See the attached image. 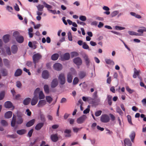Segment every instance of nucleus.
Masks as SVG:
<instances>
[{"instance_id":"052dcab7","label":"nucleus","mask_w":146,"mask_h":146,"mask_svg":"<svg viewBox=\"0 0 146 146\" xmlns=\"http://www.w3.org/2000/svg\"><path fill=\"white\" fill-rule=\"evenodd\" d=\"M71 56L72 58L74 56H76L78 55V54L76 52H72L71 53Z\"/></svg>"},{"instance_id":"423d86ee","label":"nucleus","mask_w":146,"mask_h":146,"mask_svg":"<svg viewBox=\"0 0 146 146\" xmlns=\"http://www.w3.org/2000/svg\"><path fill=\"white\" fill-rule=\"evenodd\" d=\"M87 118V117L86 115H83L78 118L77 122L79 124H81L84 122Z\"/></svg>"},{"instance_id":"393cba45","label":"nucleus","mask_w":146,"mask_h":146,"mask_svg":"<svg viewBox=\"0 0 146 146\" xmlns=\"http://www.w3.org/2000/svg\"><path fill=\"white\" fill-rule=\"evenodd\" d=\"M9 36L10 35H6L3 36V39L5 43H7L9 41Z\"/></svg>"},{"instance_id":"9b49d317","label":"nucleus","mask_w":146,"mask_h":146,"mask_svg":"<svg viewBox=\"0 0 146 146\" xmlns=\"http://www.w3.org/2000/svg\"><path fill=\"white\" fill-rule=\"evenodd\" d=\"M53 68L55 70L57 71H60L62 68V65L59 63H56L54 64Z\"/></svg>"},{"instance_id":"5701e85b","label":"nucleus","mask_w":146,"mask_h":146,"mask_svg":"<svg viewBox=\"0 0 146 146\" xmlns=\"http://www.w3.org/2000/svg\"><path fill=\"white\" fill-rule=\"evenodd\" d=\"M44 123H38L35 127V129L37 130H38L40 129L43 126Z\"/></svg>"},{"instance_id":"6e6d98bb","label":"nucleus","mask_w":146,"mask_h":146,"mask_svg":"<svg viewBox=\"0 0 146 146\" xmlns=\"http://www.w3.org/2000/svg\"><path fill=\"white\" fill-rule=\"evenodd\" d=\"M28 46L30 47H31L34 49L36 48V47L35 45L33 46V44L31 42H29L28 43Z\"/></svg>"},{"instance_id":"7c9ffc66","label":"nucleus","mask_w":146,"mask_h":146,"mask_svg":"<svg viewBox=\"0 0 146 146\" xmlns=\"http://www.w3.org/2000/svg\"><path fill=\"white\" fill-rule=\"evenodd\" d=\"M59 56L58 54L56 53L53 54L51 57V59L53 60H56L58 59Z\"/></svg>"},{"instance_id":"bf43d9fd","label":"nucleus","mask_w":146,"mask_h":146,"mask_svg":"<svg viewBox=\"0 0 146 146\" xmlns=\"http://www.w3.org/2000/svg\"><path fill=\"white\" fill-rule=\"evenodd\" d=\"M102 113V111L101 110H99L96 111L95 113V115L96 117H98Z\"/></svg>"},{"instance_id":"2eb2a0df","label":"nucleus","mask_w":146,"mask_h":146,"mask_svg":"<svg viewBox=\"0 0 146 146\" xmlns=\"http://www.w3.org/2000/svg\"><path fill=\"white\" fill-rule=\"evenodd\" d=\"M42 77L44 79H47L49 76V73L46 70H44L42 73Z\"/></svg>"},{"instance_id":"cd10ccee","label":"nucleus","mask_w":146,"mask_h":146,"mask_svg":"<svg viewBox=\"0 0 146 146\" xmlns=\"http://www.w3.org/2000/svg\"><path fill=\"white\" fill-rule=\"evenodd\" d=\"M1 71L3 76H5L8 75V71L6 69H3L1 70Z\"/></svg>"},{"instance_id":"ea45409f","label":"nucleus","mask_w":146,"mask_h":146,"mask_svg":"<svg viewBox=\"0 0 146 146\" xmlns=\"http://www.w3.org/2000/svg\"><path fill=\"white\" fill-rule=\"evenodd\" d=\"M38 10L40 11H43V9L44 7L43 5L39 4L37 6Z\"/></svg>"},{"instance_id":"49530a36","label":"nucleus","mask_w":146,"mask_h":146,"mask_svg":"<svg viewBox=\"0 0 146 146\" xmlns=\"http://www.w3.org/2000/svg\"><path fill=\"white\" fill-rule=\"evenodd\" d=\"M6 137L11 138L15 139L17 137V135L16 134H13L12 135H7Z\"/></svg>"},{"instance_id":"680f3d73","label":"nucleus","mask_w":146,"mask_h":146,"mask_svg":"<svg viewBox=\"0 0 146 146\" xmlns=\"http://www.w3.org/2000/svg\"><path fill=\"white\" fill-rule=\"evenodd\" d=\"M118 13V12L117 11H113L111 14L112 17H114Z\"/></svg>"},{"instance_id":"f257e3e1","label":"nucleus","mask_w":146,"mask_h":146,"mask_svg":"<svg viewBox=\"0 0 146 146\" xmlns=\"http://www.w3.org/2000/svg\"><path fill=\"white\" fill-rule=\"evenodd\" d=\"M23 122V119L22 117L20 116H18L16 118V117L14 115H13L12 120L11 122V126L14 127L16 124L18 125L21 124Z\"/></svg>"},{"instance_id":"c756f323","label":"nucleus","mask_w":146,"mask_h":146,"mask_svg":"<svg viewBox=\"0 0 146 146\" xmlns=\"http://www.w3.org/2000/svg\"><path fill=\"white\" fill-rule=\"evenodd\" d=\"M64 132L65 133L67 134L65 135V137H71V135L70 134V133L71 132V131L70 130L66 129L65 130Z\"/></svg>"},{"instance_id":"a878e982","label":"nucleus","mask_w":146,"mask_h":146,"mask_svg":"<svg viewBox=\"0 0 146 146\" xmlns=\"http://www.w3.org/2000/svg\"><path fill=\"white\" fill-rule=\"evenodd\" d=\"M18 50V47L16 45H13L11 47V51L13 53L15 54Z\"/></svg>"},{"instance_id":"f704fd0d","label":"nucleus","mask_w":146,"mask_h":146,"mask_svg":"<svg viewBox=\"0 0 146 146\" xmlns=\"http://www.w3.org/2000/svg\"><path fill=\"white\" fill-rule=\"evenodd\" d=\"M135 136V134L134 132H133L129 135L131 140L132 142H134V139Z\"/></svg>"},{"instance_id":"4c0bfd02","label":"nucleus","mask_w":146,"mask_h":146,"mask_svg":"<svg viewBox=\"0 0 146 146\" xmlns=\"http://www.w3.org/2000/svg\"><path fill=\"white\" fill-rule=\"evenodd\" d=\"M46 100L47 102L50 104L53 100V99L50 96H47L46 97Z\"/></svg>"},{"instance_id":"37998d69","label":"nucleus","mask_w":146,"mask_h":146,"mask_svg":"<svg viewBox=\"0 0 146 146\" xmlns=\"http://www.w3.org/2000/svg\"><path fill=\"white\" fill-rule=\"evenodd\" d=\"M5 92L4 91H2L0 92V100H2L4 97Z\"/></svg>"},{"instance_id":"0eeeda50","label":"nucleus","mask_w":146,"mask_h":146,"mask_svg":"<svg viewBox=\"0 0 146 146\" xmlns=\"http://www.w3.org/2000/svg\"><path fill=\"white\" fill-rule=\"evenodd\" d=\"M4 106L7 108H13L14 109L15 108L14 106H13L12 103L9 101L5 102L4 104Z\"/></svg>"},{"instance_id":"aec40b11","label":"nucleus","mask_w":146,"mask_h":146,"mask_svg":"<svg viewBox=\"0 0 146 146\" xmlns=\"http://www.w3.org/2000/svg\"><path fill=\"white\" fill-rule=\"evenodd\" d=\"M17 133L20 135H23L27 132V130L25 129H22L18 130L16 131Z\"/></svg>"},{"instance_id":"c85d7f7f","label":"nucleus","mask_w":146,"mask_h":146,"mask_svg":"<svg viewBox=\"0 0 146 146\" xmlns=\"http://www.w3.org/2000/svg\"><path fill=\"white\" fill-rule=\"evenodd\" d=\"M67 81L68 83H71L72 80V77L71 73H69L67 75Z\"/></svg>"},{"instance_id":"473e14b6","label":"nucleus","mask_w":146,"mask_h":146,"mask_svg":"<svg viewBox=\"0 0 146 146\" xmlns=\"http://www.w3.org/2000/svg\"><path fill=\"white\" fill-rule=\"evenodd\" d=\"M112 96L108 95L107 96V100L108 103L109 105L110 106H111V105L112 104Z\"/></svg>"},{"instance_id":"c03bdc74","label":"nucleus","mask_w":146,"mask_h":146,"mask_svg":"<svg viewBox=\"0 0 146 146\" xmlns=\"http://www.w3.org/2000/svg\"><path fill=\"white\" fill-rule=\"evenodd\" d=\"M126 89L127 91L130 94L134 92V90L131 89L128 86L126 87Z\"/></svg>"},{"instance_id":"338daca9","label":"nucleus","mask_w":146,"mask_h":146,"mask_svg":"<svg viewBox=\"0 0 146 146\" xmlns=\"http://www.w3.org/2000/svg\"><path fill=\"white\" fill-rule=\"evenodd\" d=\"M7 9L9 12H11L13 10V8L12 7H10L9 6H7Z\"/></svg>"},{"instance_id":"20e7f679","label":"nucleus","mask_w":146,"mask_h":146,"mask_svg":"<svg viewBox=\"0 0 146 146\" xmlns=\"http://www.w3.org/2000/svg\"><path fill=\"white\" fill-rule=\"evenodd\" d=\"M110 120V117L107 114L102 115L100 117L101 121L103 123H107Z\"/></svg>"},{"instance_id":"de8ad7c7","label":"nucleus","mask_w":146,"mask_h":146,"mask_svg":"<svg viewBox=\"0 0 146 146\" xmlns=\"http://www.w3.org/2000/svg\"><path fill=\"white\" fill-rule=\"evenodd\" d=\"M82 128V127L78 128L76 127H73V130L74 132L77 133L78 131H80Z\"/></svg>"},{"instance_id":"4be33fe9","label":"nucleus","mask_w":146,"mask_h":146,"mask_svg":"<svg viewBox=\"0 0 146 146\" xmlns=\"http://www.w3.org/2000/svg\"><path fill=\"white\" fill-rule=\"evenodd\" d=\"M35 121V119H33L29 121L26 124V126L29 127L32 126L34 124Z\"/></svg>"},{"instance_id":"e2e57ef3","label":"nucleus","mask_w":146,"mask_h":146,"mask_svg":"<svg viewBox=\"0 0 146 146\" xmlns=\"http://www.w3.org/2000/svg\"><path fill=\"white\" fill-rule=\"evenodd\" d=\"M134 74H136L137 76L139 75V71H137L136 68H135L134 69Z\"/></svg>"},{"instance_id":"f8f14e48","label":"nucleus","mask_w":146,"mask_h":146,"mask_svg":"<svg viewBox=\"0 0 146 146\" xmlns=\"http://www.w3.org/2000/svg\"><path fill=\"white\" fill-rule=\"evenodd\" d=\"M83 58L86 64L88 67H89L90 65V61L88 56L84 54L83 56Z\"/></svg>"},{"instance_id":"79ce46f5","label":"nucleus","mask_w":146,"mask_h":146,"mask_svg":"<svg viewBox=\"0 0 146 146\" xmlns=\"http://www.w3.org/2000/svg\"><path fill=\"white\" fill-rule=\"evenodd\" d=\"M44 88L45 93L46 94H48L49 92V89L48 86L47 85H45L44 86Z\"/></svg>"},{"instance_id":"2f4dec72","label":"nucleus","mask_w":146,"mask_h":146,"mask_svg":"<svg viewBox=\"0 0 146 146\" xmlns=\"http://www.w3.org/2000/svg\"><path fill=\"white\" fill-rule=\"evenodd\" d=\"M31 100V99L29 98H27L25 99L23 102V104L25 105L29 104Z\"/></svg>"},{"instance_id":"b1692460","label":"nucleus","mask_w":146,"mask_h":146,"mask_svg":"<svg viewBox=\"0 0 146 146\" xmlns=\"http://www.w3.org/2000/svg\"><path fill=\"white\" fill-rule=\"evenodd\" d=\"M12 115V112L11 111H9L6 112L5 115V117L6 118H10Z\"/></svg>"},{"instance_id":"e433bc0d","label":"nucleus","mask_w":146,"mask_h":146,"mask_svg":"<svg viewBox=\"0 0 146 146\" xmlns=\"http://www.w3.org/2000/svg\"><path fill=\"white\" fill-rule=\"evenodd\" d=\"M39 98L40 99H42L44 98L45 96L42 91H40V92L39 94Z\"/></svg>"},{"instance_id":"4d7b16f0","label":"nucleus","mask_w":146,"mask_h":146,"mask_svg":"<svg viewBox=\"0 0 146 146\" xmlns=\"http://www.w3.org/2000/svg\"><path fill=\"white\" fill-rule=\"evenodd\" d=\"M33 131V129H32L30 130L28 133L27 136L29 137H31L32 136Z\"/></svg>"},{"instance_id":"58836bf2","label":"nucleus","mask_w":146,"mask_h":146,"mask_svg":"<svg viewBox=\"0 0 146 146\" xmlns=\"http://www.w3.org/2000/svg\"><path fill=\"white\" fill-rule=\"evenodd\" d=\"M106 63L107 64H114V62L110 59H106L105 60Z\"/></svg>"},{"instance_id":"8fccbe9b","label":"nucleus","mask_w":146,"mask_h":146,"mask_svg":"<svg viewBox=\"0 0 146 146\" xmlns=\"http://www.w3.org/2000/svg\"><path fill=\"white\" fill-rule=\"evenodd\" d=\"M13 36L16 39V38L18 37L19 35V33L17 31L14 32L13 33Z\"/></svg>"},{"instance_id":"412c9836","label":"nucleus","mask_w":146,"mask_h":146,"mask_svg":"<svg viewBox=\"0 0 146 146\" xmlns=\"http://www.w3.org/2000/svg\"><path fill=\"white\" fill-rule=\"evenodd\" d=\"M22 73V70L20 69H18L15 72L14 75L16 77L18 76L21 75Z\"/></svg>"},{"instance_id":"4468645a","label":"nucleus","mask_w":146,"mask_h":146,"mask_svg":"<svg viewBox=\"0 0 146 146\" xmlns=\"http://www.w3.org/2000/svg\"><path fill=\"white\" fill-rule=\"evenodd\" d=\"M38 100V97L37 95H35L33 98L32 99L31 101V104L32 106L36 105Z\"/></svg>"},{"instance_id":"864d4df0","label":"nucleus","mask_w":146,"mask_h":146,"mask_svg":"<svg viewBox=\"0 0 146 146\" xmlns=\"http://www.w3.org/2000/svg\"><path fill=\"white\" fill-rule=\"evenodd\" d=\"M6 52L7 54L9 55H10L11 54L10 48L9 47H7L6 48Z\"/></svg>"},{"instance_id":"bb28decb","label":"nucleus","mask_w":146,"mask_h":146,"mask_svg":"<svg viewBox=\"0 0 146 146\" xmlns=\"http://www.w3.org/2000/svg\"><path fill=\"white\" fill-rule=\"evenodd\" d=\"M78 75L80 78L82 79L86 76V72L83 71H81L79 72Z\"/></svg>"},{"instance_id":"6e6552de","label":"nucleus","mask_w":146,"mask_h":146,"mask_svg":"<svg viewBox=\"0 0 146 146\" xmlns=\"http://www.w3.org/2000/svg\"><path fill=\"white\" fill-rule=\"evenodd\" d=\"M74 62L78 66L81 65L82 63V61L80 57H77L74 58L73 60Z\"/></svg>"},{"instance_id":"a19ab883","label":"nucleus","mask_w":146,"mask_h":146,"mask_svg":"<svg viewBox=\"0 0 146 146\" xmlns=\"http://www.w3.org/2000/svg\"><path fill=\"white\" fill-rule=\"evenodd\" d=\"M1 124L3 126H7L8 125V123L7 121L4 120H2L1 121Z\"/></svg>"},{"instance_id":"c9c22d12","label":"nucleus","mask_w":146,"mask_h":146,"mask_svg":"<svg viewBox=\"0 0 146 146\" xmlns=\"http://www.w3.org/2000/svg\"><path fill=\"white\" fill-rule=\"evenodd\" d=\"M128 33L130 35H131L141 36V34H140L139 33H138L132 31H128Z\"/></svg>"},{"instance_id":"a18cd8bd","label":"nucleus","mask_w":146,"mask_h":146,"mask_svg":"<svg viewBox=\"0 0 146 146\" xmlns=\"http://www.w3.org/2000/svg\"><path fill=\"white\" fill-rule=\"evenodd\" d=\"M127 120L129 123L131 125H133V124L132 122L131 118L130 115H128L127 116Z\"/></svg>"},{"instance_id":"1a4fd4ad","label":"nucleus","mask_w":146,"mask_h":146,"mask_svg":"<svg viewBox=\"0 0 146 146\" xmlns=\"http://www.w3.org/2000/svg\"><path fill=\"white\" fill-rule=\"evenodd\" d=\"M58 135L57 133L51 135L50 136V138L51 141L53 142L57 141L59 139Z\"/></svg>"},{"instance_id":"13d9d810","label":"nucleus","mask_w":146,"mask_h":146,"mask_svg":"<svg viewBox=\"0 0 146 146\" xmlns=\"http://www.w3.org/2000/svg\"><path fill=\"white\" fill-rule=\"evenodd\" d=\"M115 29L117 30H122L124 29L125 28L124 27H122L118 26H116L115 27Z\"/></svg>"},{"instance_id":"a211bd4d","label":"nucleus","mask_w":146,"mask_h":146,"mask_svg":"<svg viewBox=\"0 0 146 146\" xmlns=\"http://www.w3.org/2000/svg\"><path fill=\"white\" fill-rule=\"evenodd\" d=\"M46 104V101L44 100H40L37 104V106L39 107H41L43 106Z\"/></svg>"},{"instance_id":"774afa93","label":"nucleus","mask_w":146,"mask_h":146,"mask_svg":"<svg viewBox=\"0 0 146 146\" xmlns=\"http://www.w3.org/2000/svg\"><path fill=\"white\" fill-rule=\"evenodd\" d=\"M116 111L119 114L122 113V111L119 107H117V108Z\"/></svg>"},{"instance_id":"6ab92c4d","label":"nucleus","mask_w":146,"mask_h":146,"mask_svg":"<svg viewBox=\"0 0 146 146\" xmlns=\"http://www.w3.org/2000/svg\"><path fill=\"white\" fill-rule=\"evenodd\" d=\"M15 39L17 42L20 43H22L24 40L23 37L21 35L19 36L18 37H16Z\"/></svg>"},{"instance_id":"dca6fc26","label":"nucleus","mask_w":146,"mask_h":146,"mask_svg":"<svg viewBox=\"0 0 146 146\" xmlns=\"http://www.w3.org/2000/svg\"><path fill=\"white\" fill-rule=\"evenodd\" d=\"M3 61L5 66L8 68H10L11 65L10 61L7 59H3Z\"/></svg>"},{"instance_id":"f03ea898","label":"nucleus","mask_w":146,"mask_h":146,"mask_svg":"<svg viewBox=\"0 0 146 146\" xmlns=\"http://www.w3.org/2000/svg\"><path fill=\"white\" fill-rule=\"evenodd\" d=\"M42 57L41 55L39 53H37L34 54L33 56V63L35 64V66H36V64L38 63L39 60Z\"/></svg>"},{"instance_id":"39448f33","label":"nucleus","mask_w":146,"mask_h":146,"mask_svg":"<svg viewBox=\"0 0 146 146\" xmlns=\"http://www.w3.org/2000/svg\"><path fill=\"white\" fill-rule=\"evenodd\" d=\"M43 3L45 7L47 9L48 11H50L54 14H57L56 10H52L49 9H51L52 8V6L47 4L45 1L43 2Z\"/></svg>"},{"instance_id":"5fc2aeb1","label":"nucleus","mask_w":146,"mask_h":146,"mask_svg":"<svg viewBox=\"0 0 146 146\" xmlns=\"http://www.w3.org/2000/svg\"><path fill=\"white\" fill-rule=\"evenodd\" d=\"M79 19L81 21H84L86 20V16L83 15L79 17Z\"/></svg>"},{"instance_id":"ddd939ff","label":"nucleus","mask_w":146,"mask_h":146,"mask_svg":"<svg viewBox=\"0 0 146 146\" xmlns=\"http://www.w3.org/2000/svg\"><path fill=\"white\" fill-rule=\"evenodd\" d=\"M70 58V54L68 53H66L64 54L61 56V58L62 60H68Z\"/></svg>"},{"instance_id":"0e129e2a","label":"nucleus","mask_w":146,"mask_h":146,"mask_svg":"<svg viewBox=\"0 0 146 146\" xmlns=\"http://www.w3.org/2000/svg\"><path fill=\"white\" fill-rule=\"evenodd\" d=\"M16 86L17 87L20 88L22 86L21 82L19 81H17L16 83Z\"/></svg>"},{"instance_id":"69168bd1","label":"nucleus","mask_w":146,"mask_h":146,"mask_svg":"<svg viewBox=\"0 0 146 146\" xmlns=\"http://www.w3.org/2000/svg\"><path fill=\"white\" fill-rule=\"evenodd\" d=\"M15 9L17 11H18L20 10V9L18 5L17 4H15V5L14 7Z\"/></svg>"},{"instance_id":"72a5a7b5","label":"nucleus","mask_w":146,"mask_h":146,"mask_svg":"<svg viewBox=\"0 0 146 146\" xmlns=\"http://www.w3.org/2000/svg\"><path fill=\"white\" fill-rule=\"evenodd\" d=\"M125 144H126L128 146H131L132 143L128 139H126L124 141Z\"/></svg>"},{"instance_id":"f3484780","label":"nucleus","mask_w":146,"mask_h":146,"mask_svg":"<svg viewBox=\"0 0 146 146\" xmlns=\"http://www.w3.org/2000/svg\"><path fill=\"white\" fill-rule=\"evenodd\" d=\"M137 31L139 33H139L141 35L144 32H146V28L143 27H140Z\"/></svg>"},{"instance_id":"603ef678","label":"nucleus","mask_w":146,"mask_h":146,"mask_svg":"<svg viewBox=\"0 0 146 146\" xmlns=\"http://www.w3.org/2000/svg\"><path fill=\"white\" fill-rule=\"evenodd\" d=\"M82 47L84 49H87L89 48V47L85 42H84L83 43Z\"/></svg>"},{"instance_id":"09e8293b","label":"nucleus","mask_w":146,"mask_h":146,"mask_svg":"<svg viewBox=\"0 0 146 146\" xmlns=\"http://www.w3.org/2000/svg\"><path fill=\"white\" fill-rule=\"evenodd\" d=\"M79 81V79L77 77H76L74 78L73 82V84L74 85L77 84Z\"/></svg>"},{"instance_id":"9d476101","label":"nucleus","mask_w":146,"mask_h":146,"mask_svg":"<svg viewBox=\"0 0 146 146\" xmlns=\"http://www.w3.org/2000/svg\"><path fill=\"white\" fill-rule=\"evenodd\" d=\"M58 84V82L57 78L53 79L51 83V87L52 88H55L56 87Z\"/></svg>"},{"instance_id":"3c124183","label":"nucleus","mask_w":146,"mask_h":146,"mask_svg":"<svg viewBox=\"0 0 146 146\" xmlns=\"http://www.w3.org/2000/svg\"><path fill=\"white\" fill-rule=\"evenodd\" d=\"M68 35L69 40L70 41H72V36L71 33L70 32H69L68 33Z\"/></svg>"},{"instance_id":"7ed1b4c3","label":"nucleus","mask_w":146,"mask_h":146,"mask_svg":"<svg viewBox=\"0 0 146 146\" xmlns=\"http://www.w3.org/2000/svg\"><path fill=\"white\" fill-rule=\"evenodd\" d=\"M58 79L61 85H63L65 83L66 79L64 74L62 73L60 74L58 77Z\"/></svg>"}]
</instances>
